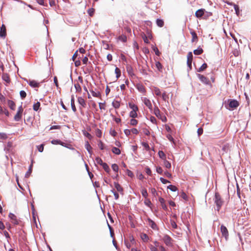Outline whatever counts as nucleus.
Here are the masks:
<instances>
[{"label":"nucleus","mask_w":251,"mask_h":251,"mask_svg":"<svg viewBox=\"0 0 251 251\" xmlns=\"http://www.w3.org/2000/svg\"><path fill=\"white\" fill-rule=\"evenodd\" d=\"M214 200V202L216 205V210L219 211L223 204V201L218 193H215Z\"/></svg>","instance_id":"1"},{"label":"nucleus","mask_w":251,"mask_h":251,"mask_svg":"<svg viewBox=\"0 0 251 251\" xmlns=\"http://www.w3.org/2000/svg\"><path fill=\"white\" fill-rule=\"evenodd\" d=\"M239 104L237 100H229L228 106L229 107V110H231L230 108L233 109L237 108L239 106Z\"/></svg>","instance_id":"2"},{"label":"nucleus","mask_w":251,"mask_h":251,"mask_svg":"<svg viewBox=\"0 0 251 251\" xmlns=\"http://www.w3.org/2000/svg\"><path fill=\"white\" fill-rule=\"evenodd\" d=\"M197 76L200 79V80L201 81V82H202L203 84L206 85H209L210 84V81L205 76L201 75L200 74H197Z\"/></svg>","instance_id":"3"},{"label":"nucleus","mask_w":251,"mask_h":251,"mask_svg":"<svg viewBox=\"0 0 251 251\" xmlns=\"http://www.w3.org/2000/svg\"><path fill=\"white\" fill-rule=\"evenodd\" d=\"M142 100L144 102L145 105L150 110H152V104H151V100L149 99H148V98H147L146 97L142 98Z\"/></svg>","instance_id":"4"},{"label":"nucleus","mask_w":251,"mask_h":251,"mask_svg":"<svg viewBox=\"0 0 251 251\" xmlns=\"http://www.w3.org/2000/svg\"><path fill=\"white\" fill-rule=\"evenodd\" d=\"M162 240L164 243L168 246H172V238L168 235H165L162 238Z\"/></svg>","instance_id":"5"},{"label":"nucleus","mask_w":251,"mask_h":251,"mask_svg":"<svg viewBox=\"0 0 251 251\" xmlns=\"http://www.w3.org/2000/svg\"><path fill=\"white\" fill-rule=\"evenodd\" d=\"M221 232L223 236H224L226 240L228 237V231L225 226L222 225L221 226Z\"/></svg>","instance_id":"6"},{"label":"nucleus","mask_w":251,"mask_h":251,"mask_svg":"<svg viewBox=\"0 0 251 251\" xmlns=\"http://www.w3.org/2000/svg\"><path fill=\"white\" fill-rule=\"evenodd\" d=\"M187 64L188 67L191 69L192 68V62L193 60V54L192 52H189L187 54Z\"/></svg>","instance_id":"7"},{"label":"nucleus","mask_w":251,"mask_h":251,"mask_svg":"<svg viewBox=\"0 0 251 251\" xmlns=\"http://www.w3.org/2000/svg\"><path fill=\"white\" fill-rule=\"evenodd\" d=\"M147 221H148V224L149 225V226H151V227L152 229H153V230H155L158 229L157 225L150 218H148Z\"/></svg>","instance_id":"8"},{"label":"nucleus","mask_w":251,"mask_h":251,"mask_svg":"<svg viewBox=\"0 0 251 251\" xmlns=\"http://www.w3.org/2000/svg\"><path fill=\"white\" fill-rule=\"evenodd\" d=\"M28 84L33 88H36V87H39L40 86V83L39 82H37L36 81L34 80H31L27 81L26 79H25Z\"/></svg>","instance_id":"9"},{"label":"nucleus","mask_w":251,"mask_h":251,"mask_svg":"<svg viewBox=\"0 0 251 251\" xmlns=\"http://www.w3.org/2000/svg\"><path fill=\"white\" fill-rule=\"evenodd\" d=\"M205 12V10L204 9L201 8L199 9L196 12L195 16L198 18H201L203 16Z\"/></svg>","instance_id":"10"},{"label":"nucleus","mask_w":251,"mask_h":251,"mask_svg":"<svg viewBox=\"0 0 251 251\" xmlns=\"http://www.w3.org/2000/svg\"><path fill=\"white\" fill-rule=\"evenodd\" d=\"M9 217L10 218L11 220V222L15 224V225H18L19 224V221L18 219H17L16 216L13 213H9Z\"/></svg>","instance_id":"11"},{"label":"nucleus","mask_w":251,"mask_h":251,"mask_svg":"<svg viewBox=\"0 0 251 251\" xmlns=\"http://www.w3.org/2000/svg\"><path fill=\"white\" fill-rule=\"evenodd\" d=\"M6 35V27L4 25H2L0 30V37H4Z\"/></svg>","instance_id":"12"},{"label":"nucleus","mask_w":251,"mask_h":251,"mask_svg":"<svg viewBox=\"0 0 251 251\" xmlns=\"http://www.w3.org/2000/svg\"><path fill=\"white\" fill-rule=\"evenodd\" d=\"M158 200L161 204L162 208L165 210H167V206L165 203L164 199L161 197H160Z\"/></svg>","instance_id":"13"},{"label":"nucleus","mask_w":251,"mask_h":251,"mask_svg":"<svg viewBox=\"0 0 251 251\" xmlns=\"http://www.w3.org/2000/svg\"><path fill=\"white\" fill-rule=\"evenodd\" d=\"M136 88L141 93H145L146 89L145 87L141 84H138L136 85Z\"/></svg>","instance_id":"14"},{"label":"nucleus","mask_w":251,"mask_h":251,"mask_svg":"<svg viewBox=\"0 0 251 251\" xmlns=\"http://www.w3.org/2000/svg\"><path fill=\"white\" fill-rule=\"evenodd\" d=\"M152 92L154 93V94L157 96H160L161 95V92L160 90L156 87H153L152 88Z\"/></svg>","instance_id":"15"},{"label":"nucleus","mask_w":251,"mask_h":251,"mask_svg":"<svg viewBox=\"0 0 251 251\" xmlns=\"http://www.w3.org/2000/svg\"><path fill=\"white\" fill-rule=\"evenodd\" d=\"M126 71L128 74V75L132 77L134 76V74L133 73V69L132 67L130 66H126Z\"/></svg>","instance_id":"16"},{"label":"nucleus","mask_w":251,"mask_h":251,"mask_svg":"<svg viewBox=\"0 0 251 251\" xmlns=\"http://www.w3.org/2000/svg\"><path fill=\"white\" fill-rule=\"evenodd\" d=\"M77 101H78V103L79 104H80L83 107H85L86 106V104L85 101L84 100V99L82 98V97H78L77 99Z\"/></svg>","instance_id":"17"},{"label":"nucleus","mask_w":251,"mask_h":251,"mask_svg":"<svg viewBox=\"0 0 251 251\" xmlns=\"http://www.w3.org/2000/svg\"><path fill=\"white\" fill-rule=\"evenodd\" d=\"M71 107H72V109L73 111L74 112H75L76 111V107H75V98H74V96H72V98H71Z\"/></svg>","instance_id":"18"},{"label":"nucleus","mask_w":251,"mask_h":251,"mask_svg":"<svg viewBox=\"0 0 251 251\" xmlns=\"http://www.w3.org/2000/svg\"><path fill=\"white\" fill-rule=\"evenodd\" d=\"M22 113L18 112H17L16 114L15 115L14 117V119L15 121L18 122L20 121V120L22 118Z\"/></svg>","instance_id":"19"},{"label":"nucleus","mask_w":251,"mask_h":251,"mask_svg":"<svg viewBox=\"0 0 251 251\" xmlns=\"http://www.w3.org/2000/svg\"><path fill=\"white\" fill-rule=\"evenodd\" d=\"M7 103H8V105L9 108L11 109L15 110L16 105L13 101L11 100H8Z\"/></svg>","instance_id":"20"},{"label":"nucleus","mask_w":251,"mask_h":251,"mask_svg":"<svg viewBox=\"0 0 251 251\" xmlns=\"http://www.w3.org/2000/svg\"><path fill=\"white\" fill-rule=\"evenodd\" d=\"M2 78L4 81L6 82L7 83H9L10 81V78H9L8 75L6 74H4L2 75Z\"/></svg>","instance_id":"21"},{"label":"nucleus","mask_w":251,"mask_h":251,"mask_svg":"<svg viewBox=\"0 0 251 251\" xmlns=\"http://www.w3.org/2000/svg\"><path fill=\"white\" fill-rule=\"evenodd\" d=\"M130 242H131V243H129L126 241H125V245L128 249H129L130 248L131 244H133L135 242V241H134V239H133V238H132L131 239H130Z\"/></svg>","instance_id":"22"},{"label":"nucleus","mask_w":251,"mask_h":251,"mask_svg":"<svg viewBox=\"0 0 251 251\" xmlns=\"http://www.w3.org/2000/svg\"><path fill=\"white\" fill-rule=\"evenodd\" d=\"M138 110H131L129 113V116L132 118H135L137 117V111Z\"/></svg>","instance_id":"23"},{"label":"nucleus","mask_w":251,"mask_h":251,"mask_svg":"<svg viewBox=\"0 0 251 251\" xmlns=\"http://www.w3.org/2000/svg\"><path fill=\"white\" fill-rule=\"evenodd\" d=\"M155 66L157 70H158V71H159L160 72H162V65L159 61L156 62Z\"/></svg>","instance_id":"24"},{"label":"nucleus","mask_w":251,"mask_h":251,"mask_svg":"<svg viewBox=\"0 0 251 251\" xmlns=\"http://www.w3.org/2000/svg\"><path fill=\"white\" fill-rule=\"evenodd\" d=\"M112 106L115 108H119L120 106V103L119 101L118 100H114L112 103Z\"/></svg>","instance_id":"25"},{"label":"nucleus","mask_w":251,"mask_h":251,"mask_svg":"<svg viewBox=\"0 0 251 251\" xmlns=\"http://www.w3.org/2000/svg\"><path fill=\"white\" fill-rule=\"evenodd\" d=\"M103 169L104 170V171L109 173L110 171V169L108 166V165L106 163H104L103 164H102V165H101Z\"/></svg>","instance_id":"26"},{"label":"nucleus","mask_w":251,"mask_h":251,"mask_svg":"<svg viewBox=\"0 0 251 251\" xmlns=\"http://www.w3.org/2000/svg\"><path fill=\"white\" fill-rule=\"evenodd\" d=\"M40 107V103L37 101L36 103H34L33 106V109L34 111H37Z\"/></svg>","instance_id":"27"},{"label":"nucleus","mask_w":251,"mask_h":251,"mask_svg":"<svg viewBox=\"0 0 251 251\" xmlns=\"http://www.w3.org/2000/svg\"><path fill=\"white\" fill-rule=\"evenodd\" d=\"M230 145L228 143L226 144H225L223 147H222V150L225 151V152H227L229 150V149H230Z\"/></svg>","instance_id":"28"},{"label":"nucleus","mask_w":251,"mask_h":251,"mask_svg":"<svg viewBox=\"0 0 251 251\" xmlns=\"http://www.w3.org/2000/svg\"><path fill=\"white\" fill-rule=\"evenodd\" d=\"M203 52V50L201 48H199L194 50V53L195 55H200Z\"/></svg>","instance_id":"29"},{"label":"nucleus","mask_w":251,"mask_h":251,"mask_svg":"<svg viewBox=\"0 0 251 251\" xmlns=\"http://www.w3.org/2000/svg\"><path fill=\"white\" fill-rule=\"evenodd\" d=\"M112 151L117 155H119L121 153L120 150L116 147H113L112 149Z\"/></svg>","instance_id":"30"},{"label":"nucleus","mask_w":251,"mask_h":251,"mask_svg":"<svg viewBox=\"0 0 251 251\" xmlns=\"http://www.w3.org/2000/svg\"><path fill=\"white\" fill-rule=\"evenodd\" d=\"M158 154L160 158L163 159L164 160L166 159V155L162 151H159Z\"/></svg>","instance_id":"31"},{"label":"nucleus","mask_w":251,"mask_h":251,"mask_svg":"<svg viewBox=\"0 0 251 251\" xmlns=\"http://www.w3.org/2000/svg\"><path fill=\"white\" fill-rule=\"evenodd\" d=\"M129 107L130 108L132 109V110H138V108L137 105L134 104V103L129 102L128 103Z\"/></svg>","instance_id":"32"},{"label":"nucleus","mask_w":251,"mask_h":251,"mask_svg":"<svg viewBox=\"0 0 251 251\" xmlns=\"http://www.w3.org/2000/svg\"><path fill=\"white\" fill-rule=\"evenodd\" d=\"M85 148L87 151H88V152L89 153V154L91 155L92 153V151H91L92 148L88 142L85 144Z\"/></svg>","instance_id":"33"},{"label":"nucleus","mask_w":251,"mask_h":251,"mask_svg":"<svg viewBox=\"0 0 251 251\" xmlns=\"http://www.w3.org/2000/svg\"><path fill=\"white\" fill-rule=\"evenodd\" d=\"M114 186H115V188H116L118 192H122V191H123L122 187H121V186L118 183L115 182L114 183Z\"/></svg>","instance_id":"34"},{"label":"nucleus","mask_w":251,"mask_h":251,"mask_svg":"<svg viewBox=\"0 0 251 251\" xmlns=\"http://www.w3.org/2000/svg\"><path fill=\"white\" fill-rule=\"evenodd\" d=\"M141 238L144 242H147L149 240V237L145 233L141 234Z\"/></svg>","instance_id":"35"},{"label":"nucleus","mask_w":251,"mask_h":251,"mask_svg":"<svg viewBox=\"0 0 251 251\" xmlns=\"http://www.w3.org/2000/svg\"><path fill=\"white\" fill-rule=\"evenodd\" d=\"M156 24L159 27H162L164 25V21L161 19H157L156 20Z\"/></svg>","instance_id":"36"},{"label":"nucleus","mask_w":251,"mask_h":251,"mask_svg":"<svg viewBox=\"0 0 251 251\" xmlns=\"http://www.w3.org/2000/svg\"><path fill=\"white\" fill-rule=\"evenodd\" d=\"M167 188L170 189L171 191L173 192H176L177 190V188L176 186L173 185H170L167 187Z\"/></svg>","instance_id":"37"},{"label":"nucleus","mask_w":251,"mask_h":251,"mask_svg":"<svg viewBox=\"0 0 251 251\" xmlns=\"http://www.w3.org/2000/svg\"><path fill=\"white\" fill-rule=\"evenodd\" d=\"M207 67V65L206 63H203L201 67L199 69L198 71L199 72H201L204 71Z\"/></svg>","instance_id":"38"},{"label":"nucleus","mask_w":251,"mask_h":251,"mask_svg":"<svg viewBox=\"0 0 251 251\" xmlns=\"http://www.w3.org/2000/svg\"><path fill=\"white\" fill-rule=\"evenodd\" d=\"M141 193H142L143 197H144L145 198H147L148 197V193L146 189H145V188L142 189L141 190Z\"/></svg>","instance_id":"39"},{"label":"nucleus","mask_w":251,"mask_h":251,"mask_svg":"<svg viewBox=\"0 0 251 251\" xmlns=\"http://www.w3.org/2000/svg\"><path fill=\"white\" fill-rule=\"evenodd\" d=\"M115 73L116 74V78H118L121 76V70L117 67H116L115 70Z\"/></svg>","instance_id":"40"},{"label":"nucleus","mask_w":251,"mask_h":251,"mask_svg":"<svg viewBox=\"0 0 251 251\" xmlns=\"http://www.w3.org/2000/svg\"><path fill=\"white\" fill-rule=\"evenodd\" d=\"M164 166L168 169H169L171 167V164L168 161H167L166 159H165L164 160Z\"/></svg>","instance_id":"41"},{"label":"nucleus","mask_w":251,"mask_h":251,"mask_svg":"<svg viewBox=\"0 0 251 251\" xmlns=\"http://www.w3.org/2000/svg\"><path fill=\"white\" fill-rule=\"evenodd\" d=\"M91 94L93 97L99 98L100 97V93L99 91L95 92L94 91H91Z\"/></svg>","instance_id":"42"},{"label":"nucleus","mask_w":251,"mask_h":251,"mask_svg":"<svg viewBox=\"0 0 251 251\" xmlns=\"http://www.w3.org/2000/svg\"><path fill=\"white\" fill-rule=\"evenodd\" d=\"M119 40L122 41L123 42H126V36L124 35H122L119 37Z\"/></svg>","instance_id":"43"},{"label":"nucleus","mask_w":251,"mask_h":251,"mask_svg":"<svg viewBox=\"0 0 251 251\" xmlns=\"http://www.w3.org/2000/svg\"><path fill=\"white\" fill-rule=\"evenodd\" d=\"M95 161L97 164H100L101 166L102 165V164L104 163V162H103L102 159L99 157H97L96 158Z\"/></svg>","instance_id":"44"},{"label":"nucleus","mask_w":251,"mask_h":251,"mask_svg":"<svg viewBox=\"0 0 251 251\" xmlns=\"http://www.w3.org/2000/svg\"><path fill=\"white\" fill-rule=\"evenodd\" d=\"M20 95L22 99H24L26 97V93L25 91L22 90L20 92Z\"/></svg>","instance_id":"45"},{"label":"nucleus","mask_w":251,"mask_h":251,"mask_svg":"<svg viewBox=\"0 0 251 251\" xmlns=\"http://www.w3.org/2000/svg\"><path fill=\"white\" fill-rule=\"evenodd\" d=\"M154 114L157 117H159V116L160 115V110L158 109V107H156L154 109Z\"/></svg>","instance_id":"46"},{"label":"nucleus","mask_w":251,"mask_h":251,"mask_svg":"<svg viewBox=\"0 0 251 251\" xmlns=\"http://www.w3.org/2000/svg\"><path fill=\"white\" fill-rule=\"evenodd\" d=\"M75 87L76 92H81V88L80 85L78 83L75 84Z\"/></svg>","instance_id":"47"},{"label":"nucleus","mask_w":251,"mask_h":251,"mask_svg":"<svg viewBox=\"0 0 251 251\" xmlns=\"http://www.w3.org/2000/svg\"><path fill=\"white\" fill-rule=\"evenodd\" d=\"M32 165H31L29 166V169H28V171L26 173L25 175V176L26 177H28L30 176V175L31 173V171H32Z\"/></svg>","instance_id":"48"},{"label":"nucleus","mask_w":251,"mask_h":251,"mask_svg":"<svg viewBox=\"0 0 251 251\" xmlns=\"http://www.w3.org/2000/svg\"><path fill=\"white\" fill-rule=\"evenodd\" d=\"M138 124V121L134 118H132L130 121V124L132 126H136Z\"/></svg>","instance_id":"49"},{"label":"nucleus","mask_w":251,"mask_h":251,"mask_svg":"<svg viewBox=\"0 0 251 251\" xmlns=\"http://www.w3.org/2000/svg\"><path fill=\"white\" fill-rule=\"evenodd\" d=\"M112 168L113 170L115 172H118L119 170V167L116 164L112 165Z\"/></svg>","instance_id":"50"},{"label":"nucleus","mask_w":251,"mask_h":251,"mask_svg":"<svg viewBox=\"0 0 251 251\" xmlns=\"http://www.w3.org/2000/svg\"><path fill=\"white\" fill-rule=\"evenodd\" d=\"M180 197L185 201L188 200V197L186 193L184 192H182L180 194Z\"/></svg>","instance_id":"51"},{"label":"nucleus","mask_w":251,"mask_h":251,"mask_svg":"<svg viewBox=\"0 0 251 251\" xmlns=\"http://www.w3.org/2000/svg\"><path fill=\"white\" fill-rule=\"evenodd\" d=\"M191 35L192 36V42H193L196 39H197L198 37H197V34L194 31L191 32Z\"/></svg>","instance_id":"52"},{"label":"nucleus","mask_w":251,"mask_h":251,"mask_svg":"<svg viewBox=\"0 0 251 251\" xmlns=\"http://www.w3.org/2000/svg\"><path fill=\"white\" fill-rule=\"evenodd\" d=\"M161 96H162V99L164 101H166L169 99L168 95H167L166 93L165 92L164 93H163L162 94H161Z\"/></svg>","instance_id":"53"},{"label":"nucleus","mask_w":251,"mask_h":251,"mask_svg":"<svg viewBox=\"0 0 251 251\" xmlns=\"http://www.w3.org/2000/svg\"><path fill=\"white\" fill-rule=\"evenodd\" d=\"M142 145L145 148L146 150L149 151L150 150V147L148 143L142 142Z\"/></svg>","instance_id":"54"},{"label":"nucleus","mask_w":251,"mask_h":251,"mask_svg":"<svg viewBox=\"0 0 251 251\" xmlns=\"http://www.w3.org/2000/svg\"><path fill=\"white\" fill-rule=\"evenodd\" d=\"M149 248L151 251H158L157 248L152 245H150Z\"/></svg>","instance_id":"55"},{"label":"nucleus","mask_w":251,"mask_h":251,"mask_svg":"<svg viewBox=\"0 0 251 251\" xmlns=\"http://www.w3.org/2000/svg\"><path fill=\"white\" fill-rule=\"evenodd\" d=\"M167 139L171 142L174 143V140L172 135L170 134H168L166 135Z\"/></svg>","instance_id":"56"},{"label":"nucleus","mask_w":251,"mask_h":251,"mask_svg":"<svg viewBox=\"0 0 251 251\" xmlns=\"http://www.w3.org/2000/svg\"><path fill=\"white\" fill-rule=\"evenodd\" d=\"M111 116L113 118V120L117 123H119L120 122H121V120L120 118H116L114 115H111Z\"/></svg>","instance_id":"57"},{"label":"nucleus","mask_w":251,"mask_h":251,"mask_svg":"<svg viewBox=\"0 0 251 251\" xmlns=\"http://www.w3.org/2000/svg\"><path fill=\"white\" fill-rule=\"evenodd\" d=\"M110 134L111 135H112L113 137H115L117 135V132L114 129H111L110 130Z\"/></svg>","instance_id":"58"},{"label":"nucleus","mask_w":251,"mask_h":251,"mask_svg":"<svg viewBox=\"0 0 251 251\" xmlns=\"http://www.w3.org/2000/svg\"><path fill=\"white\" fill-rule=\"evenodd\" d=\"M38 150L39 152H42L44 150V145L41 144L40 146H37Z\"/></svg>","instance_id":"59"},{"label":"nucleus","mask_w":251,"mask_h":251,"mask_svg":"<svg viewBox=\"0 0 251 251\" xmlns=\"http://www.w3.org/2000/svg\"><path fill=\"white\" fill-rule=\"evenodd\" d=\"M146 173L149 176L151 175V171L149 167H146L145 168Z\"/></svg>","instance_id":"60"},{"label":"nucleus","mask_w":251,"mask_h":251,"mask_svg":"<svg viewBox=\"0 0 251 251\" xmlns=\"http://www.w3.org/2000/svg\"><path fill=\"white\" fill-rule=\"evenodd\" d=\"M160 180L161 182L163 184H166L167 183H169L170 181L163 177H160Z\"/></svg>","instance_id":"61"},{"label":"nucleus","mask_w":251,"mask_h":251,"mask_svg":"<svg viewBox=\"0 0 251 251\" xmlns=\"http://www.w3.org/2000/svg\"><path fill=\"white\" fill-rule=\"evenodd\" d=\"M156 172L159 174H161L163 172V170L161 167H156Z\"/></svg>","instance_id":"62"},{"label":"nucleus","mask_w":251,"mask_h":251,"mask_svg":"<svg viewBox=\"0 0 251 251\" xmlns=\"http://www.w3.org/2000/svg\"><path fill=\"white\" fill-rule=\"evenodd\" d=\"M151 194L154 196H155L156 195H157V193L156 192V190L155 188H151Z\"/></svg>","instance_id":"63"},{"label":"nucleus","mask_w":251,"mask_h":251,"mask_svg":"<svg viewBox=\"0 0 251 251\" xmlns=\"http://www.w3.org/2000/svg\"><path fill=\"white\" fill-rule=\"evenodd\" d=\"M131 130L126 129L124 130V133L126 136H129L131 133Z\"/></svg>","instance_id":"64"}]
</instances>
